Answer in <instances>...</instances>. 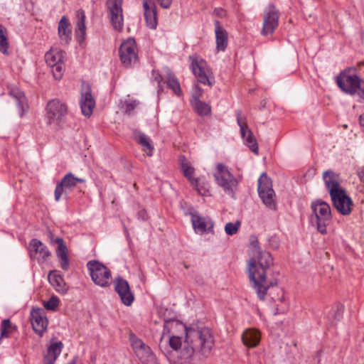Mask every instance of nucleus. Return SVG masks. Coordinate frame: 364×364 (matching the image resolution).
<instances>
[{
    "label": "nucleus",
    "instance_id": "49530a36",
    "mask_svg": "<svg viewBox=\"0 0 364 364\" xmlns=\"http://www.w3.org/2000/svg\"><path fill=\"white\" fill-rule=\"evenodd\" d=\"M158 4L162 7L163 9H169L173 0H156Z\"/></svg>",
    "mask_w": 364,
    "mask_h": 364
},
{
    "label": "nucleus",
    "instance_id": "39448f33",
    "mask_svg": "<svg viewBox=\"0 0 364 364\" xmlns=\"http://www.w3.org/2000/svg\"><path fill=\"white\" fill-rule=\"evenodd\" d=\"M213 176L216 183L223 189L224 192L233 198L239 181L230 173L228 166L221 163L217 164Z\"/></svg>",
    "mask_w": 364,
    "mask_h": 364
},
{
    "label": "nucleus",
    "instance_id": "58836bf2",
    "mask_svg": "<svg viewBox=\"0 0 364 364\" xmlns=\"http://www.w3.org/2000/svg\"><path fill=\"white\" fill-rule=\"evenodd\" d=\"M16 331V326H14L9 319H4L1 323V337L9 338Z\"/></svg>",
    "mask_w": 364,
    "mask_h": 364
},
{
    "label": "nucleus",
    "instance_id": "c756f323",
    "mask_svg": "<svg viewBox=\"0 0 364 364\" xmlns=\"http://www.w3.org/2000/svg\"><path fill=\"white\" fill-rule=\"evenodd\" d=\"M63 347V344L61 341L52 343L48 348L47 354L44 356V364H54L60 354Z\"/></svg>",
    "mask_w": 364,
    "mask_h": 364
},
{
    "label": "nucleus",
    "instance_id": "6ab92c4d",
    "mask_svg": "<svg viewBox=\"0 0 364 364\" xmlns=\"http://www.w3.org/2000/svg\"><path fill=\"white\" fill-rule=\"evenodd\" d=\"M28 253L31 259H36L38 262L46 261L50 252L41 241L38 239H32L29 243Z\"/></svg>",
    "mask_w": 364,
    "mask_h": 364
},
{
    "label": "nucleus",
    "instance_id": "37998d69",
    "mask_svg": "<svg viewBox=\"0 0 364 364\" xmlns=\"http://www.w3.org/2000/svg\"><path fill=\"white\" fill-rule=\"evenodd\" d=\"M138 105L139 102L136 100H126L124 104L125 107L124 112L127 114H130L132 111L134 110Z\"/></svg>",
    "mask_w": 364,
    "mask_h": 364
},
{
    "label": "nucleus",
    "instance_id": "9d476101",
    "mask_svg": "<svg viewBox=\"0 0 364 364\" xmlns=\"http://www.w3.org/2000/svg\"><path fill=\"white\" fill-rule=\"evenodd\" d=\"M66 53L57 48H52L45 55L46 63L51 68L55 79H60L64 69V60Z\"/></svg>",
    "mask_w": 364,
    "mask_h": 364
},
{
    "label": "nucleus",
    "instance_id": "0eeeda50",
    "mask_svg": "<svg viewBox=\"0 0 364 364\" xmlns=\"http://www.w3.org/2000/svg\"><path fill=\"white\" fill-rule=\"evenodd\" d=\"M266 279L270 282H275V283L267 289L263 299H260L258 296L257 297L259 300L264 301L266 295H268L270 299L276 304L274 314L285 313L288 310V303L286 301L284 290L277 286V279H268L267 277Z\"/></svg>",
    "mask_w": 364,
    "mask_h": 364
},
{
    "label": "nucleus",
    "instance_id": "f704fd0d",
    "mask_svg": "<svg viewBox=\"0 0 364 364\" xmlns=\"http://www.w3.org/2000/svg\"><path fill=\"white\" fill-rule=\"evenodd\" d=\"M181 167L184 176L188 179L191 185L193 186L194 187H197L198 181L197 178L193 177V174L194 173V168L190 165V164L186 160L184 157L181 161Z\"/></svg>",
    "mask_w": 364,
    "mask_h": 364
},
{
    "label": "nucleus",
    "instance_id": "f8f14e48",
    "mask_svg": "<svg viewBox=\"0 0 364 364\" xmlns=\"http://www.w3.org/2000/svg\"><path fill=\"white\" fill-rule=\"evenodd\" d=\"M279 13L276 7L269 4L264 11L263 23L261 34L272 35L279 25Z\"/></svg>",
    "mask_w": 364,
    "mask_h": 364
},
{
    "label": "nucleus",
    "instance_id": "a878e982",
    "mask_svg": "<svg viewBox=\"0 0 364 364\" xmlns=\"http://www.w3.org/2000/svg\"><path fill=\"white\" fill-rule=\"evenodd\" d=\"M214 26L216 40V49L218 51H225L228 43V32L221 26L219 21H215Z\"/></svg>",
    "mask_w": 364,
    "mask_h": 364
},
{
    "label": "nucleus",
    "instance_id": "e433bc0d",
    "mask_svg": "<svg viewBox=\"0 0 364 364\" xmlns=\"http://www.w3.org/2000/svg\"><path fill=\"white\" fill-rule=\"evenodd\" d=\"M9 43L7 29L0 24V51L4 55L9 54Z\"/></svg>",
    "mask_w": 364,
    "mask_h": 364
},
{
    "label": "nucleus",
    "instance_id": "393cba45",
    "mask_svg": "<svg viewBox=\"0 0 364 364\" xmlns=\"http://www.w3.org/2000/svg\"><path fill=\"white\" fill-rule=\"evenodd\" d=\"M133 138L141 146L143 151L148 156L153 155L154 147L151 139L147 135L139 129H134Z\"/></svg>",
    "mask_w": 364,
    "mask_h": 364
},
{
    "label": "nucleus",
    "instance_id": "412c9836",
    "mask_svg": "<svg viewBox=\"0 0 364 364\" xmlns=\"http://www.w3.org/2000/svg\"><path fill=\"white\" fill-rule=\"evenodd\" d=\"M31 322L33 331L42 336L48 326V320L42 309H33L31 312Z\"/></svg>",
    "mask_w": 364,
    "mask_h": 364
},
{
    "label": "nucleus",
    "instance_id": "aec40b11",
    "mask_svg": "<svg viewBox=\"0 0 364 364\" xmlns=\"http://www.w3.org/2000/svg\"><path fill=\"white\" fill-rule=\"evenodd\" d=\"M85 180L82 178L75 177L72 173H67L58 183L55 189V200L58 201L63 193L64 188L72 189L76 186L77 183H84Z\"/></svg>",
    "mask_w": 364,
    "mask_h": 364
},
{
    "label": "nucleus",
    "instance_id": "423d86ee",
    "mask_svg": "<svg viewBox=\"0 0 364 364\" xmlns=\"http://www.w3.org/2000/svg\"><path fill=\"white\" fill-rule=\"evenodd\" d=\"M87 269L92 282L101 287H107L110 285V270L101 262L97 260H90L87 264Z\"/></svg>",
    "mask_w": 364,
    "mask_h": 364
},
{
    "label": "nucleus",
    "instance_id": "a18cd8bd",
    "mask_svg": "<svg viewBox=\"0 0 364 364\" xmlns=\"http://www.w3.org/2000/svg\"><path fill=\"white\" fill-rule=\"evenodd\" d=\"M202 93L203 90L200 87V86L198 84L195 85L192 93L193 100H196L197 99L200 100V97L202 95Z\"/></svg>",
    "mask_w": 364,
    "mask_h": 364
},
{
    "label": "nucleus",
    "instance_id": "603ef678",
    "mask_svg": "<svg viewBox=\"0 0 364 364\" xmlns=\"http://www.w3.org/2000/svg\"><path fill=\"white\" fill-rule=\"evenodd\" d=\"M67 364H76L75 359H73L72 360L69 361Z\"/></svg>",
    "mask_w": 364,
    "mask_h": 364
},
{
    "label": "nucleus",
    "instance_id": "c9c22d12",
    "mask_svg": "<svg viewBox=\"0 0 364 364\" xmlns=\"http://www.w3.org/2000/svg\"><path fill=\"white\" fill-rule=\"evenodd\" d=\"M9 43L7 29L0 24V51L4 55L9 54Z\"/></svg>",
    "mask_w": 364,
    "mask_h": 364
},
{
    "label": "nucleus",
    "instance_id": "f03ea898",
    "mask_svg": "<svg viewBox=\"0 0 364 364\" xmlns=\"http://www.w3.org/2000/svg\"><path fill=\"white\" fill-rule=\"evenodd\" d=\"M256 237H250V255L248 262L249 278L252 282V287L260 299L264 298L267 289L275 283L266 279L267 270L273 264V258L269 252L262 251Z\"/></svg>",
    "mask_w": 364,
    "mask_h": 364
},
{
    "label": "nucleus",
    "instance_id": "5701e85b",
    "mask_svg": "<svg viewBox=\"0 0 364 364\" xmlns=\"http://www.w3.org/2000/svg\"><path fill=\"white\" fill-rule=\"evenodd\" d=\"M191 222L196 232L203 234L210 232L213 228V221L208 217H201L198 214H191Z\"/></svg>",
    "mask_w": 364,
    "mask_h": 364
},
{
    "label": "nucleus",
    "instance_id": "8fccbe9b",
    "mask_svg": "<svg viewBox=\"0 0 364 364\" xmlns=\"http://www.w3.org/2000/svg\"><path fill=\"white\" fill-rule=\"evenodd\" d=\"M359 178L362 181L364 182V167L358 171Z\"/></svg>",
    "mask_w": 364,
    "mask_h": 364
},
{
    "label": "nucleus",
    "instance_id": "4c0bfd02",
    "mask_svg": "<svg viewBox=\"0 0 364 364\" xmlns=\"http://www.w3.org/2000/svg\"><path fill=\"white\" fill-rule=\"evenodd\" d=\"M166 82L169 88L178 96L181 94L180 83L173 73H168L166 78Z\"/></svg>",
    "mask_w": 364,
    "mask_h": 364
},
{
    "label": "nucleus",
    "instance_id": "a19ab883",
    "mask_svg": "<svg viewBox=\"0 0 364 364\" xmlns=\"http://www.w3.org/2000/svg\"><path fill=\"white\" fill-rule=\"evenodd\" d=\"M240 227V222L236 221L235 223H228L225 226V231L228 235H233L238 231L239 228Z\"/></svg>",
    "mask_w": 364,
    "mask_h": 364
},
{
    "label": "nucleus",
    "instance_id": "b1692460",
    "mask_svg": "<svg viewBox=\"0 0 364 364\" xmlns=\"http://www.w3.org/2000/svg\"><path fill=\"white\" fill-rule=\"evenodd\" d=\"M50 238L51 243H56L58 245L56 250V255L59 258L60 267L63 270H68L69 269L68 250L63 238L56 237L55 239H53L51 233H50Z\"/></svg>",
    "mask_w": 364,
    "mask_h": 364
},
{
    "label": "nucleus",
    "instance_id": "dca6fc26",
    "mask_svg": "<svg viewBox=\"0 0 364 364\" xmlns=\"http://www.w3.org/2000/svg\"><path fill=\"white\" fill-rule=\"evenodd\" d=\"M129 341L135 354L141 363H146L153 358L150 347L132 333L129 334Z\"/></svg>",
    "mask_w": 364,
    "mask_h": 364
},
{
    "label": "nucleus",
    "instance_id": "09e8293b",
    "mask_svg": "<svg viewBox=\"0 0 364 364\" xmlns=\"http://www.w3.org/2000/svg\"><path fill=\"white\" fill-rule=\"evenodd\" d=\"M139 217L141 218L142 220H146L147 218L146 212L145 210H141L138 213Z\"/></svg>",
    "mask_w": 364,
    "mask_h": 364
},
{
    "label": "nucleus",
    "instance_id": "6e6552de",
    "mask_svg": "<svg viewBox=\"0 0 364 364\" xmlns=\"http://www.w3.org/2000/svg\"><path fill=\"white\" fill-rule=\"evenodd\" d=\"M258 193L264 204L269 209H276L275 193L272 183L265 173H262L258 179Z\"/></svg>",
    "mask_w": 364,
    "mask_h": 364
},
{
    "label": "nucleus",
    "instance_id": "a211bd4d",
    "mask_svg": "<svg viewBox=\"0 0 364 364\" xmlns=\"http://www.w3.org/2000/svg\"><path fill=\"white\" fill-rule=\"evenodd\" d=\"M114 289L119 294L122 302L127 306H131L134 301V296L131 291L128 282L122 277H117L114 281Z\"/></svg>",
    "mask_w": 364,
    "mask_h": 364
},
{
    "label": "nucleus",
    "instance_id": "de8ad7c7",
    "mask_svg": "<svg viewBox=\"0 0 364 364\" xmlns=\"http://www.w3.org/2000/svg\"><path fill=\"white\" fill-rule=\"evenodd\" d=\"M214 12L220 17H223L225 15V11L222 8H216Z\"/></svg>",
    "mask_w": 364,
    "mask_h": 364
},
{
    "label": "nucleus",
    "instance_id": "bb28decb",
    "mask_svg": "<svg viewBox=\"0 0 364 364\" xmlns=\"http://www.w3.org/2000/svg\"><path fill=\"white\" fill-rule=\"evenodd\" d=\"M323 179L329 191L330 195L342 189L340 187L339 176L332 170H327L323 173Z\"/></svg>",
    "mask_w": 364,
    "mask_h": 364
},
{
    "label": "nucleus",
    "instance_id": "ddd939ff",
    "mask_svg": "<svg viewBox=\"0 0 364 364\" xmlns=\"http://www.w3.org/2000/svg\"><path fill=\"white\" fill-rule=\"evenodd\" d=\"M119 57L125 67H130L138 61L135 40L129 38L123 41L119 48Z\"/></svg>",
    "mask_w": 364,
    "mask_h": 364
},
{
    "label": "nucleus",
    "instance_id": "9b49d317",
    "mask_svg": "<svg viewBox=\"0 0 364 364\" xmlns=\"http://www.w3.org/2000/svg\"><path fill=\"white\" fill-rule=\"evenodd\" d=\"M236 118L238 126L240 129L241 136L245 144L255 154H258V144L253 133L249 129L247 124V118L243 115L241 110L236 111Z\"/></svg>",
    "mask_w": 364,
    "mask_h": 364
},
{
    "label": "nucleus",
    "instance_id": "4be33fe9",
    "mask_svg": "<svg viewBox=\"0 0 364 364\" xmlns=\"http://www.w3.org/2000/svg\"><path fill=\"white\" fill-rule=\"evenodd\" d=\"M144 16L146 26L151 29H156L158 24L157 9L153 0H142Z\"/></svg>",
    "mask_w": 364,
    "mask_h": 364
},
{
    "label": "nucleus",
    "instance_id": "cd10ccee",
    "mask_svg": "<svg viewBox=\"0 0 364 364\" xmlns=\"http://www.w3.org/2000/svg\"><path fill=\"white\" fill-rule=\"evenodd\" d=\"M95 106V102L92 96L90 89L87 88L81 95L80 107L82 114L86 117H90L92 113Z\"/></svg>",
    "mask_w": 364,
    "mask_h": 364
},
{
    "label": "nucleus",
    "instance_id": "f257e3e1",
    "mask_svg": "<svg viewBox=\"0 0 364 364\" xmlns=\"http://www.w3.org/2000/svg\"><path fill=\"white\" fill-rule=\"evenodd\" d=\"M186 332L185 340L179 336H171L168 338L170 346L173 350H181L183 358H189L195 353L205 358L209 357L215 346L214 336L211 330L203 324H192L189 327L182 326Z\"/></svg>",
    "mask_w": 364,
    "mask_h": 364
},
{
    "label": "nucleus",
    "instance_id": "864d4df0",
    "mask_svg": "<svg viewBox=\"0 0 364 364\" xmlns=\"http://www.w3.org/2000/svg\"><path fill=\"white\" fill-rule=\"evenodd\" d=\"M265 104H266V102H265L264 101H262V105L263 107H264V106H265Z\"/></svg>",
    "mask_w": 364,
    "mask_h": 364
},
{
    "label": "nucleus",
    "instance_id": "2f4dec72",
    "mask_svg": "<svg viewBox=\"0 0 364 364\" xmlns=\"http://www.w3.org/2000/svg\"><path fill=\"white\" fill-rule=\"evenodd\" d=\"M242 339L245 346L250 348H254L259 344L260 335L256 330L247 329L242 333Z\"/></svg>",
    "mask_w": 364,
    "mask_h": 364
},
{
    "label": "nucleus",
    "instance_id": "ea45409f",
    "mask_svg": "<svg viewBox=\"0 0 364 364\" xmlns=\"http://www.w3.org/2000/svg\"><path fill=\"white\" fill-rule=\"evenodd\" d=\"M192 104L195 111L199 115L206 116L210 114V107L208 104L200 101L199 99L193 100Z\"/></svg>",
    "mask_w": 364,
    "mask_h": 364
},
{
    "label": "nucleus",
    "instance_id": "20e7f679",
    "mask_svg": "<svg viewBox=\"0 0 364 364\" xmlns=\"http://www.w3.org/2000/svg\"><path fill=\"white\" fill-rule=\"evenodd\" d=\"M339 88L350 95L358 94L364 96V80H361L352 69L343 71L336 77Z\"/></svg>",
    "mask_w": 364,
    "mask_h": 364
},
{
    "label": "nucleus",
    "instance_id": "72a5a7b5",
    "mask_svg": "<svg viewBox=\"0 0 364 364\" xmlns=\"http://www.w3.org/2000/svg\"><path fill=\"white\" fill-rule=\"evenodd\" d=\"M48 281L55 289L61 294H65L68 287L64 282L63 278L58 274H54L53 271H50L48 276Z\"/></svg>",
    "mask_w": 364,
    "mask_h": 364
},
{
    "label": "nucleus",
    "instance_id": "1a4fd4ad",
    "mask_svg": "<svg viewBox=\"0 0 364 364\" xmlns=\"http://www.w3.org/2000/svg\"><path fill=\"white\" fill-rule=\"evenodd\" d=\"M68 114L67 105L58 99L50 100L46 106V118L50 124H60Z\"/></svg>",
    "mask_w": 364,
    "mask_h": 364
},
{
    "label": "nucleus",
    "instance_id": "7c9ffc66",
    "mask_svg": "<svg viewBox=\"0 0 364 364\" xmlns=\"http://www.w3.org/2000/svg\"><path fill=\"white\" fill-rule=\"evenodd\" d=\"M10 95L13 97L18 107L19 115L22 117L23 113L28 109L27 100L23 92L18 88H13L10 90Z\"/></svg>",
    "mask_w": 364,
    "mask_h": 364
},
{
    "label": "nucleus",
    "instance_id": "473e14b6",
    "mask_svg": "<svg viewBox=\"0 0 364 364\" xmlns=\"http://www.w3.org/2000/svg\"><path fill=\"white\" fill-rule=\"evenodd\" d=\"M77 22L75 29V34L78 41L81 43L84 41L86 35L85 15L82 10L77 12Z\"/></svg>",
    "mask_w": 364,
    "mask_h": 364
},
{
    "label": "nucleus",
    "instance_id": "2eb2a0df",
    "mask_svg": "<svg viewBox=\"0 0 364 364\" xmlns=\"http://www.w3.org/2000/svg\"><path fill=\"white\" fill-rule=\"evenodd\" d=\"M190 60H191L192 71L198 78V82L211 87L214 80L208 75L209 70L207 68L206 62L201 58L192 56L190 57Z\"/></svg>",
    "mask_w": 364,
    "mask_h": 364
},
{
    "label": "nucleus",
    "instance_id": "5fc2aeb1",
    "mask_svg": "<svg viewBox=\"0 0 364 364\" xmlns=\"http://www.w3.org/2000/svg\"><path fill=\"white\" fill-rule=\"evenodd\" d=\"M161 343H162V340L160 341V347L161 348Z\"/></svg>",
    "mask_w": 364,
    "mask_h": 364
},
{
    "label": "nucleus",
    "instance_id": "7ed1b4c3",
    "mask_svg": "<svg viewBox=\"0 0 364 364\" xmlns=\"http://www.w3.org/2000/svg\"><path fill=\"white\" fill-rule=\"evenodd\" d=\"M311 208L312 210L311 224L316 228L320 233L326 234V226L331 219L329 205L322 200H316L311 203Z\"/></svg>",
    "mask_w": 364,
    "mask_h": 364
},
{
    "label": "nucleus",
    "instance_id": "c85d7f7f",
    "mask_svg": "<svg viewBox=\"0 0 364 364\" xmlns=\"http://www.w3.org/2000/svg\"><path fill=\"white\" fill-rule=\"evenodd\" d=\"M58 36L63 44H68L71 41L72 31L70 23L65 16H63L58 23Z\"/></svg>",
    "mask_w": 364,
    "mask_h": 364
},
{
    "label": "nucleus",
    "instance_id": "79ce46f5",
    "mask_svg": "<svg viewBox=\"0 0 364 364\" xmlns=\"http://www.w3.org/2000/svg\"><path fill=\"white\" fill-rule=\"evenodd\" d=\"M59 305V299L57 296H53L50 299L44 303V306L48 310L54 311Z\"/></svg>",
    "mask_w": 364,
    "mask_h": 364
},
{
    "label": "nucleus",
    "instance_id": "4468645a",
    "mask_svg": "<svg viewBox=\"0 0 364 364\" xmlns=\"http://www.w3.org/2000/svg\"><path fill=\"white\" fill-rule=\"evenodd\" d=\"M123 0H107V7L110 22L114 28L121 31L124 26Z\"/></svg>",
    "mask_w": 364,
    "mask_h": 364
},
{
    "label": "nucleus",
    "instance_id": "3c124183",
    "mask_svg": "<svg viewBox=\"0 0 364 364\" xmlns=\"http://www.w3.org/2000/svg\"><path fill=\"white\" fill-rule=\"evenodd\" d=\"M359 122H360V125L364 127V114H363L360 116Z\"/></svg>",
    "mask_w": 364,
    "mask_h": 364
},
{
    "label": "nucleus",
    "instance_id": "c03bdc74",
    "mask_svg": "<svg viewBox=\"0 0 364 364\" xmlns=\"http://www.w3.org/2000/svg\"><path fill=\"white\" fill-rule=\"evenodd\" d=\"M335 314H334V318L336 320H340L342 317L343 312V306L341 304H337L335 306L334 309Z\"/></svg>",
    "mask_w": 364,
    "mask_h": 364
},
{
    "label": "nucleus",
    "instance_id": "f3484780",
    "mask_svg": "<svg viewBox=\"0 0 364 364\" xmlns=\"http://www.w3.org/2000/svg\"><path fill=\"white\" fill-rule=\"evenodd\" d=\"M330 196L333 206L341 214L346 215L350 213L352 200L343 188Z\"/></svg>",
    "mask_w": 364,
    "mask_h": 364
}]
</instances>
